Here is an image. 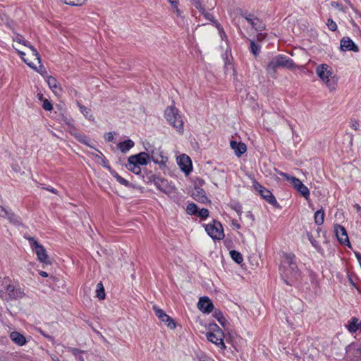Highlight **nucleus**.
I'll use <instances>...</instances> for the list:
<instances>
[{
    "label": "nucleus",
    "mask_w": 361,
    "mask_h": 361,
    "mask_svg": "<svg viewBox=\"0 0 361 361\" xmlns=\"http://www.w3.org/2000/svg\"><path fill=\"white\" fill-rule=\"evenodd\" d=\"M280 273L285 283L293 286L300 279V271L298 268L295 256L293 254H286L285 259L281 262Z\"/></svg>",
    "instance_id": "nucleus-1"
},
{
    "label": "nucleus",
    "mask_w": 361,
    "mask_h": 361,
    "mask_svg": "<svg viewBox=\"0 0 361 361\" xmlns=\"http://www.w3.org/2000/svg\"><path fill=\"white\" fill-rule=\"evenodd\" d=\"M0 296L7 302L23 298L25 293L20 287H16L11 283L8 277H5L1 281Z\"/></svg>",
    "instance_id": "nucleus-2"
},
{
    "label": "nucleus",
    "mask_w": 361,
    "mask_h": 361,
    "mask_svg": "<svg viewBox=\"0 0 361 361\" xmlns=\"http://www.w3.org/2000/svg\"><path fill=\"white\" fill-rule=\"evenodd\" d=\"M296 65L293 61L283 55H278L274 57L267 66V71L269 74H275L278 68H285L293 70Z\"/></svg>",
    "instance_id": "nucleus-3"
},
{
    "label": "nucleus",
    "mask_w": 361,
    "mask_h": 361,
    "mask_svg": "<svg viewBox=\"0 0 361 361\" xmlns=\"http://www.w3.org/2000/svg\"><path fill=\"white\" fill-rule=\"evenodd\" d=\"M316 73L325 82L330 91L336 90L337 81L333 75L331 68L329 65L323 63L318 66L316 68Z\"/></svg>",
    "instance_id": "nucleus-4"
},
{
    "label": "nucleus",
    "mask_w": 361,
    "mask_h": 361,
    "mask_svg": "<svg viewBox=\"0 0 361 361\" xmlns=\"http://www.w3.org/2000/svg\"><path fill=\"white\" fill-rule=\"evenodd\" d=\"M165 117L168 122L179 133L183 132V121L178 113V109L173 105L169 106L165 110Z\"/></svg>",
    "instance_id": "nucleus-5"
},
{
    "label": "nucleus",
    "mask_w": 361,
    "mask_h": 361,
    "mask_svg": "<svg viewBox=\"0 0 361 361\" xmlns=\"http://www.w3.org/2000/svg\"><path fill=\"white\" fill-rule=\"evenodd\" d=\"M27 239L30 241L32 250H35L38 260L44 265H51V262L43 245L39 244L33 237H28Z\"/></svg>",
    "instance_id": "nucleus-6"
},
{
    "label": "nucleus",
    "mask_w": 361,
    "mask_h": 361,
    "mask_svg": "<svg viewBox=\"0 0 361 361\" xmlns=\"http://www.w3.org/2000/svg\"><path fill=\"white\" fill-rule=\"evenodd\" d=\"M210 329L211 331L207 332L206 334L207 340L215 345L220 346L221 348L225 349L226 345L224 343V331L216 324L212 326Z\"/></svg>",
    "instance_id": "nucleus-7"
},
{
    "label": "nucleus",
    "mask_w": 361,
    "mask_h": 361,
    "mask_svg": "<svg viewBox=\"0 0 361 361\" xmlns=\"http://www.w3.org/2000/svg\"><path fill=\"white\" fill-rule=\"evenodd\" d=\"M278 173L285 178L287 180L290 181L294 188L300 192L306 200L310 197L309 189L299 180L298 178L291 176L286 173L281 171H278Z\"/></svg>",
    "instance_id": "nucleus-8"
},
{
    "label": "nucleus",
    "mask_w": 361,
    "mask_h": 361,
    "mask_svg": "<svg viewBox=\"0 0 361 361\" xmlns=\"http://www.w3.org/2000/svg\"><path fill=\"white\" fill-rule=\"evenodd\" d=\"M205 231L213 240H219L224 238L222 225L216 220H213L212 223L207 224Z\"/></svg>",
    "instance_id": "nucleus-9"
},
{
    "label": "nucleus",
    "mask_w": 361,
    "mask_h": 361,
    "mask_svg": "<svg viewBox=\"0 0 361 361\" xmlns=\"http://www.w3.org/2000/svg\"><path fill=\"white\" fill-rule=\"evenodd\" d=\"M149 161L152 160L155 164H159L161 168H165L166 166L168 157L164 156L161 152H159V149H154L149 150Z\"/></svg>",
    "instance_id": "nucleus-10"
},
{
    "label": "nucleus",
    "mask_w": 361,
    "mask_h": 361,
    "mask_svg": "<svg viewBox=\"0 0 361 361\" xmlns=\"http://www.w3.org/2000/svg\"><path fill=\"white\" fill-rule=\"evenodd\" d=\"M153 310L155 312L156 316L163 322L166 324V325L170 328L171 329H173L176 328V322L174 320L167 315L161 309L158 308L157 307H154Z\"/></svg>",
    "instance_id": "nucleus-11"
},
{
    "label": "nucleus",
    "mask_w": 361,
    "mask_h": 361,
    "mask_svg": "<svg viewBox=\"0 0 361 361\" xmlns=\"http://www.w3.org/2000/svg\"><path fill=\"white\" fill-rule=\"evenodd\" d=\"M147 152H142L137 154L132 155L128 158V162L131 164L136 163L137 164L144 166L147 165L149 161V149H146Z\"/></svg>",
    "instance_id": "nucleus-12"
},
{
    "label": "nucleus",
    "mask_w": 361,
    "mask_h": 361,
    "mask_svg": "<svg viewBox=\"0 0 361 361\" xmlns=\"http://www.w3.org/2000/svg\"><path fill=\"white\" fill-rule=\"evenodd\" d=\"M334 231L338 240L341 244L350 247V243L349 241L346 230L343 226L341 225H336L334 226Z\"/></svg>",
    "instance_id": "nucleus-13"
},
{
    "label": "nucleus",
    "mask_w": 361,
    "mask_h": 361,
    "mask_svg": "<svg viewBox=\"0 0 361 361\" xmlns=\"http://www.w3.org/2000/svg\"><path fill=\"white\" fill-rule=\"evenodd\" d=\"M340 48L343 51H353L354 52L359 51L358 47L348 37H344L341 39Z\"/></svg>",
    "instance_id": "nucleus-14"
},
{
    "label": "nucleus",
    "mask_w": 361,
    "mask_h": 361,
    "mask_svg": "<svg viewBox=\"0 0 361 361\" xmlns=\"http://www.w3.org/2000/svg\"><path fill=\"white\" fill-rule=\"evenodd\" d=\"M197 307L204 313H210L214 309V305L208 297H201L197 303Z\"/></svg>",
    "instance_id": "nucleus-15"
},
{
    "label": "nucleus",
    "mask_w": 361,
    "mask_h": 361,
    "mask_svg": "<svg viewBox=\"0 0 361 361\" xmlns=\"http://www.w3.org/2000/svg\"><path fill=\"white\" fill-rule=\"evenodd\" d=\"M47 82L49 88L56 96H61L63 93V89L57 80L53 76H47Z\"/></svg>",
    "instance_id": "nucleus-16"
},
{
    "label": "nucleus",
    "mask_w": 361,
    "mask_h": 361,
    "mask_svg": "<svg viewBox=\"0 0 361 361\" xmlns=\"http://www.w3.org/2000/svg\"><path fill=\"white\" fill-rule=\"evenodd\" d=\"M178 163L183 171L188 174L192 171V163L190 157L182 154L178 157Z\"/></svg>",
    "instance_id": "nucleus-17"
},
{
    "label": "nucleus",
    "mask_w": 361,
    "mask_h": 361,
    "mask_svg": "<svg viewBox=\"0 0 361 361\" xmlns=\"http://www.w3.org/2000/svg\"><path fill=\"white\" fill-rule=\"evenodd\" d=\"M13 41L29 47L32 51V55L35 57L36 60H37L38 63H40V55L37 51V49L33 46H32L29 42L24 40V38L21 35L16 34V36L13 38Z\"/></svg>",
    "instance_id": "nucleus-18"
},
{
    "label": "nucleus",
    "mask_w": 361,
    "mask_h": 361,
    "mask_svg": "<svg viewBox=\"0 0 361 361\" xmlns=\"http://www.w3.org/2000/svg\"><path fill=\"white\" fill-rule=\"evenodd\" d=\"M192 197L196 201H198L201 203H207L210 202V200L206 196L205 191L200 188H195L194 191L192 193Z\"/></svg>",
    "instance_id": "nucleus-19"
},
{
    "label": "nucleus",
    "mask_w": 361,
    "mask_h": 361,
    "mask_svg": "<svg viewBox=\"0 0 361 361\" xmlns=\"http://www.w3.org/2000/svg\"><path fill=\"white\" fill-rule=\"evenodd\" d=\"M0 216L7 219L11 223L14 224H18V217L11 211L6 209L0 206Z\"/></svg>",
    "instance_id": "nucleus-20"
},
{
    "label": "nucleus",
    "mask_w": 361,
    "mask_h": 361,
    "mask_svg": "<svg viewBox=\"0 0 361 361\" xmlns=\"http://www.w3.org/2000/svg\"><path fill=\"white\" fill-rule=\"evenodd\" d=\"M231 147L234 150L235 154L240 157L242 154H243L246 150L247 147L243 142H238L235 140H231L230 142Z\"/></svg>",
    "instance_id": "nucleus-21"
},
{
    "label": "nucleus",
    "mask_w": 361,
    "mask_h": 361,
    "mask_svg": "<svg viewBox=\"0 0 361 361\" xmlns=\"http://www.w3.org/2000/svg\"><path fill=\"white\" fill-rule=\"evenodd\" d=\"M259 194L263 199H264L267 202H268L271 205L278 206V202H277L275 197L273 195L271 192L270 190H269L268 189H267V188L263 189L262 192H261Z\"/></svg>",
    "instance_id": "nucleus-22"
},
{
    "label": "nucleus",
    "mask_w": 361,
    "mask_h": 361,
    "mask_svg": "<svg viewBox=\"0 0 361 361\" xmlns=\"http://www.w3.org/2000/svg\"><path fill=\"white\" fill-rule=\"evenodd\" d=\"M11 339L17 345L22 346L26 343L25 337L18 331H13L10 334Z\"/></svg>",
    "instance_id": "nucleus-23"
},
{
    "label": "nucleus",
    "mask_w": 361,
    "mask_h": 361,
    "mask_svg": "<svg viewBox=\"0 0 361 361\" xmlns=\"http://www.w3.org/2000/svg\"><path fill=\"white\" fill-rule=\"evenodd\" d=\"M154 180V185H156L158 190L164 193H167L169 192V186L167 180L162 178L161 177H159V178H157Z\"/></svg>",
    "instance_id": "nucleus-24"
},
{
    "label": "nucleus",
    "mask_w": 361,
    "mask_h": 361,
    "mask_svg": "<svg viewBox=\"0 0 361 361\" xmlns=\"http://www.w3.org/2000/svg\"><path fill=\"white\" fill-rule=\"evenodd\" d=\"M197 9L204 16V18L207 20L213 22L216 25V27L218 28L219 30H220V29H221L219 23L216 20H214L213 16L211 13L206 11L204 8L201 4H200V8H197Z\"/></svg>",
    "instance_id": "nucleus-25"
},
{
    "label": "nucleus",
    "mask_w": 361,
    "mask_h": 361,
    "mask_svg": "<svg viewBox=\"0 0 361 361\" xmlns=\"http://www.w3.org/2000/svg\"><path fill=\"white\" fill-rule=\"evenodd\" d=\"M78 106L81 111V113L84 115V116L88 119L89 121H93L94 118L92 114V111L90 108L86 107L79 102H78Z\"/></svg>",
    "instance_id": "nucleus-26"
},
{
    "label": "nucleus",
    "mask_w": 361,
    "mask_h": 361,
    "mask_svg": "<svg viewBox=\"0 0 361 361\" xmlns=\"http://www.w3.org/2000/svg\"><path fill=\"white\" fill-rule=\"evenodd\" d=\"M134 146V142L131 140H127L123 142L118 143V147L123 152H128L130 148Z\"/></svg>",
    "instance_id": "nucleus-27"
},
{
    "label": "nucleus",
    "mask_w": 361,
    "mask_h": 361,
    "mask_svg": "<svg viewBox=\"0 0 361 361\" xmlns=\"http://www.w3.org/2000/svg\"><path fill=\"white\" fill-rule=\"evenodd\" d=\"M358 319L353 317L348 325V330L350 332H355L357 330L361 331V321L358 322Z\"/></svg>",
    "instance_id": "nucleus-28"
},
{
    "label": "nucleus",
    "mask_w": 361,
    "mask_h": 361,
    "mask_svg": "<svg viewBox=\"0 0 361 361\" xmlns=\"http://www.w3.org/2000/svg\"><path fill=\"white\" fill-rule=\"evenodd\" d=\"M314 219L317 225L320 226L323 224L324 220V210L323 209L317 210L314 213Z\"/></svg>",
    "instance_id": "nucleus-29"
},
{
    "label": "nucleus",
    "mask_w": 361,
    "mask_h": 361,
    "mask_svg": "<svg viewBox=\"0 0 361 361\" xmlns=\"http://www.w3.org/2000/svg\"><path fill=\"white\" fill-rule=\"evenodd\" d=\"M213 316L217 319V321L225 327L228 324L227 319L224 317L222 312L218 310L214 312Z\"/></svg>",
    "instance_id": "nucleus-30"
},
{
    "label": "nucleus",
    "mask_w": 361,
    "mask_h": 361,
    "mask_svg": "<svg viewBox=\"0 0 361 361\" xmlns=\"http://www.w3.org/2000/svg\"><path fill=\"white\" fill-rule=\"evenodd\" d=\"M252 27L257 31H262L265 30V24L257 18H255V20L252 22Z\"/></svg>",
    "instance_id": "nucleus-31"
},
{
    "label": "nucleus",
    "mask_w": 361,
    "mask_h": 361,
    "mask_svg": "<svg viewBox=\"0 0 361 361\" xmlns=\"http://www.w3.org/2000/svg\"><path fill=\"white\" fill-rule=\"evenodd\" d=\"M230 255L232 259L238 264H241L243 261V255H241L240 252L236 250H231L230 252Z\"/></svg>",
    "instance_id": "nucleus-32"
},
{
    "label": "nucleus",
    "mask_w": 361,
    "mask_h": 361,
    "mask_svg": "<svg viewBox=\"0 0 361 361\" xmlns=\"http://www.w3.org/2000/svg\"><path fill=\"white\" fill-rule=\"evenodd\" d=\"M73 135H74V137L76 138V140L81 142V143H83L87 146H90V145L89 144L88 141H89V138L87 136H86L84 134H81V133H73Z\"/></svg>",
    "instance_id": "nucleus-33"
},
{
    "label": "nucleus",
    "mask_w": 361,
    "mask_h": 361,
    "mask_svg": "<svg viewBox=\"0 0 361 361\" xmlns=\"http://www.w3.org/2000/svg\"><path fill=\"white\" fill-rule=\"evenodd\" d=\"M97 297L99 300H104L105 298L104 288L102 282L98 283L97 285Z\"/></svg>",
    "instance_id": "nucleus-34"
},
{
    "label": "nucleus",
    "mask_w": 361,
    "mask_h": 361,
    "mask_svg": "<svg viewBox=\"0 0 361 361\" xmlns=\"http://www.w3.org/2000/svg\"><path fill=\"white\" fill-rule=\"evenodd\" d=\"M127 168L129 171H132L135 174L138 175L141 173V168L140 166V164H137L136 163L131 164L130 162H128Z\"/></svg>",
    "instance_id": "nucleus-35"
},
{
    "label": "nucleus",
    "mask_w": 361,
    "mask_h": 361,
    "mask_svg": "<svg viewBox=\"0 0 361 361\" xmlns=\"http://www.w3.org/2000/svg\"><path fill=\"white\" fill-rule=\"evenodd\" d=\"M186 212L190 215H197L198 212L197 206L195 203H189L187 206Z\"/></svg>",
    "instance_id": "nucleus-36"
},
{
    "label": "nucleus",
    "mask_w": 361,
    "mask_h": 361,
    "mask_svg": "<svg viewBox=\"0 0 361 361\" xmlns=\"http://www.w3.org/2000/svg\"><path fill=\"white\" fill-rule=\"evenodd\" d=\"M355 350L356 353L361 354V343H352L346 347V351Z\"/></svg>",
    "instance_id": "nucleus-37"
},
{
    "label": "nucleus",
    "mask_w": 361,
    "mask_h": 361,
    "mask_svg": "<svg viewBox=\"0 0 361 361\" xmlns=\"http://www.w3.org/2000/svg\"><path fill=\"white\" fill-rule=\"evenodd\" d=\"M64 3L73 6H82L86 0H63Z\"/></svg>",
    "instance_id": "nucleus-38"
},
{
    "label": "nucleus",
    "mask_w": 361,
    "mask_h": 361,
    "mask_svg": "<svg viewBox=\"0 0 361 361\" xmlns=\"http://www.w3.org/2000/svg\"><path fill=\"white\" fill-rule=\"evenodd\" d=\"M209 210L207 209L203 208L198 210L197 216L202 219H206L209 216Z\"/></svg>",
    "instance_id": "nucleus-39"
},
{
    "label": "nucleus",
    "mask_w": 361,
    "mask_h": 361,
    "mask_svg": "<svg viewBox=\"0 0 361 361\" xmlns=\"http://www.w3.org/2000/svg\"><path fill=\"white\" fill-rule=\"evenodd\" d=\"M326 25L331 31H336L337 29L336 23L331 18L327 20Z\"/></svg>",
    "instance_id": "nucleus-40"
},
{
    "label": "nucleus",
    "mask_w": 361,
    "mask_h": 361,
    "mask_svg": "<svg viewBox=\"0 0 361 361\" xmlns=\"http://www.w3.org/2000/svg\"><path fill=\"white\" fill-rule=\"evenodd\" d=\"M259 48V46H258L255 42H251L250 50L255 56H257L258 54Z\"/></svg>",
    "instance_id": "nucleus-41"
},
{
    "label": "nucleus",
    "mask_w": 361,
    "mask_h": 361,
    "mask_svg": "<svg viewBox=\"0 0 361 361\" xmlns=\"http://www.w3.org/2000/svg\"><path fill=\"white\" fill-rule=\"evenodd\" d=\"M231 207L235 210L237 214L240 216L241 215L243 211H242V206L238 202H235L231 204Z\"/></svg>",
    "instance_id": "nucleus-42"
},
{
    "label": "nucleus",
    "mask_w": 361,
    "mask_h": 361,
    "mask_svg": "<svg viewBox=\"0 0 361 361\" xmlns=\"http://www.w3.org/2000/svg\"><path fill=\"white\" fill-rule=\"evenodd\" d=\"M40 65L39 66V68H37L36 67V69H35V71H37L38 73H39L44 78H45L47 79V72L46 71V68L45 67L41 64V62L39 63Z\"/></svg>",
    "instance_id": "nucleus-43"
},
{
    "label": "nucleus",
    "mask_w": 361,
    "mask_h": 361,
    "mask_svg": "<svg viewBox=\"0 0 361 361\" xmlns=\"http://www.w3.org/2000/svg\"><path fill=\"white\" fill-rule=\"evenodd\" d=\"M18 54L20 56L21 59L27 63L28 66L32 68V69H36V66L32 62H28L27 59L24 58L25 54L23 51L18 50Z\"/></svg>",
    "instance_id": "nucleus-44"
},
{
    "label": "nucleus",
    "mask_w": 361,
    "mask_h": 361,
    "mask_svg": "<svg viewBox=\"0 0 361 361\" xmlns=\"http://www.w3.org/2000/svg\"><path fill=\"white\" fill-rule=\"evenodd\" d=\"M60 121L64 122L68 126H71V119L68 118L66 116L64 115L63 113L61 112L60 117L59 118Z\"/></svg>",
    "instance_id": "nucleus-45"
},
{
    "label": "nucleus",
    "mask_w": 361,
    "mask_h": 361,
    "mask_svg": "<svg viewBox=\"0 0 361 361\" xmlns=\"http://www.w3.org/2000/svg\"><path fill=\"white\" fill-rule=\"evenodd\" d=\"M42 107L46 111H51L52 109V108H53V106H52V104L51 103L50 101H49L48 99H45L43 101Z\"/></svg>",
    "instance_id": "nucleus-46"
},
{
    "label": "nucleus",
    "mask_w": 361,
    "mask_h": 361,
    "mask_svg": "<svg viewBox=\"0 0 361 361\" xmlns=\"http://www.w3.org/2000/svg\"><path fill=\"white\" fill-rule=\"evenodd\" d=\"M253 187L254 188L259 192L260 193L261 192H262V190L263 189H265L264 187H263L262 185H261L257 181H255L253 183Z\"/></svg>",
    "instance_id": "nucleus-47"
},
{
    "label": "nucleus",
    "mask_w": 361,
    "mask_h": 361,
    "mask_svg": "<svg viewBox=\"0 0 361 361\" xmlns=\"http://www.w3.org/2000/svg\"><path fill=\"white\" fill-rule=\"evenodd\" d=\"M68 350L71 352V353L75 357L78 356L79 354L84 352L75 348H69Z\"/></svg>",
    "instance_id": "nucleus-48"
},
{
    "label": "nucleus",
    "mask_w": 361,
    "mask_h": 361,
    "mask_svg": "<svg viewBox=\"0 0 361 361\" xmlns=\"http://www.w3.org/2000/svg\"><path fill=\"white\" fill-rule=\"evenodd\" d=\"M117 181L120 184H121V185H124L126 187H128L130 185V183H129L128 180H126L125 178H122L121 176L119 177V179L117 180Z\"/></svg>",
    "instance_id": "nucleus-49"
},
{
    "label": "nucleus",
    "mask_w": 361,
    "mask_h": 361,
    "mask_svg": "<svg viewBox=\"0 0 361 361\" xmlns=\"http://www.w3.org/2000/svg\"><path fill=\"white\" fill-rule=\"evenodd\" d=\"M108 170L109 171V172L111 173V174L117 180L119 179V177L121 176H119L118 174V173H116L114 170H113L111 167H108Z\"/></svg>",
    "instance_id": "nucleus-50"
},
{
    "label": "nucleus",
    "mask_w": 361,
    "mask_h": 361,
    "mask_svg": "<svg viewBox=\"0 0 361 361\" xmlns=\"http://www.w3.org/2000/svg\"><path fill=\"white\" fill-rule=\"evenodd\" d=\"M108 170L109 171V172L111 173V174L117 180L119 179V177L121 176H119L118 174V173H116L114 170H113L111 167H108Z\"/></svg>",
    "instance_id": "nucleus-51"
},
{
    "label": "nucleus",
    "mask_w": 361,
    "mask_h": 361,
    "mask_svg": "<svg viewBox=\"0 0 361 361\" xmlns=\"http://www.w3.org/2000/svg\"><path fill=\"white\" fill-rule=\"evenodd\" d=\"M243 16H244V15H243ZM245 18L249 23H250L251 25H252V22H253L255 20V18H254L253 15H252V14H248L247 16H245Z\"/></svg>",
    "instance_id": "nucleus-52"
},
{
    "label": "nucleus",
    "mask_w": 361,
    "mask_h": 361,
    "mask_svg": "<svg viewBox=\"0 0 361 361\" xmlns=\"http://www.w3.org/2000/svg\"><path fill=\"white\" fill-rule=\"evenodd\" d=\"M101 160H102V164L104 167H106V169H108V167H111L110 166L108 165V161H107L106 157L103 154H102Z\"/></svg>",
    "instance_id": "nucleus-53"
},
{
    "label": "nucleus",
    "mask_w": 361,
    "mask_h": 361,
    "mask_svg": "<svg viewBox=\"0 0 361 361\" xmlns=\"http://www.w3.org/2000/svg\"><path fill=\"white\" fill-rule=\"evenodd\" d=\"M359 126H360V124H359V121H354L352 124H351V127L355 130H359Z\"/></svg>",
    "instance_id": "nucleus-54"
},
{
    "label": "nucleus",
    "mask_w": 361,
    "mask_h": 361,
    "mask_svg": "<svg viewBox=\"0 0 361 361\" xmlns=\"http://www.w3.org/2000/svg\"><path fill=\"white\" fill-rule=\"evenodd\" d=\"M43 189L46 190H48V191H49V192H52L54 194H57L58 193V191L56 189H54V188L50 187V186H49V187H44Z\"/></svg>",
    "instance_id": "nucleus-55"
},
{
    "label": "nucleus",
    "mask_w": 361,
    "mask_h": 361,
    "mask_svg": "<svg viewBox=\"0 0 361 361\" xmlns=\"http://www.w3.org/2000/svg\"><path fill=\"white\" fill-rule=\"evenodd\" d=\"M106 140L109 142L113 141V140H114L113 133H111V132L108 133L106 135Z\"/></svg>",
    "instance_id": "nucleus-56"
},
{
    "label": "nucleus",
    "mask_w": 361,
    "mask_h": 361,
    "mask_svg": "<svg viewBox=\"0 0 361 361\" xmlns=\"http://www.w3.org/2000/svg\"><path fill=\"white\" fill-rule=\"evenodd\" d=\"M157 178H159V176H157L156 175L154 174H152L150 175L149 177H148V180L149 182H152L154 183H155V180L154 179H157Z\"/></svg>",
    "instance_id": "nucleus-57"
},
{
    "label": "nucleus",
    "mask_w": 361,
    "mask_h": 361,
    "mask_svg": "<svg viewBox=\"0 0 361 361\" xmlns=\"http://www.w3.org/2000/svg\"><path fill=\"white\" fill-rule=\"evenodd\" d=\"M193 5L195 6L196 8H200V0H191Z\"/></svg>",
    "instance_id": "nucleus-58"
},
{
    "label": "nucleus",
    "mask_w": 361,
    "mask_h": 361,
    "mask_svg": "<svg viewBox=\"0 0 361 361\" xmlns=\"http://www.w3.org/2000/svg\"><path fill=\"white\" fill-rule=\"evenodd\" d=\"M171 4L172 8H176V4H178V0H168Z\"/></svg>",
    "instance_id": "nucleus-59"
},
{
    "label": "nucleus",
    "mask_w": 361,
    "mask_h": 361,
    "mask_svg": "<svg viewBox=\"0 0 361 361\" xmlns=\"http://www.w3.org/2000/svg\"><path fill=\"white\" fill-rule=\"evenodd\" d=\"M178 4H176V8H173L174 9L175 12L176 13V15H177L178 16H179V17H180V16H181V13H182V12H181V11L178 8Z\"/></svg>",
    "instance_id": "nucleus-60"
},
{
    "label": "nucleus",
    "mask_w": 361,
    "mask_h": 361,
    "mask_svg": "<svg viewBox=\"0 0 361 361\" xmlns=\"http://www.w3.org/2000/svg\"><path fill=\"white\" fill-rule=\"evenodd\" d=\"M39 274L40 276H42V277H47V276H49V275H48V274H47V272L44 271H40L39 272Z\"/></svg>",
    "instance_id": "nucleus-61"
},
{
    "label": "nucleus",
    "mask_w": 361,
    "mask_h": 361,
    "mask_svg": "<svg viewBox=\"0 0 361 361\" xmlns=\"http://www.w3.org/2000/svg\"><path fill=\"white\" fill-rule=\"evenodd\" d=\"M96 151H97L99 154H94L93 153L92 154L93 156H94L96 158L101 159L102 154H103L100 151H99L98 149H96Z\"/></svg>",
    "instance_id": "nucleus-62"
},
{
    "label": "nucleus",
    "mask_w": 361,
    "mask_h": 361,
    "mask_svg": "<svg viewBox=\"0 0 361 361\" xmlns=\"http://www.w3.org/2000/svg\"><path fill=\"white\" fill-rule=\"evenodd\" d=\"M200 361H214V360L209 359V358H207V357H203V358H201L200 360Z\"/></svg>",
    "instance_id": "nucleus-63"
},
{
    "label": "nucleus",
    "mask_w": 361,
    "mask_h": 361,
    "mask_svg": "<svg viewBox=\"0 0 361 361\" xmlns=\"http://www.w3.org/2000/svg\"><path fill=\"white\" fill-rule=\"evenodd\" d=\"M78 361H85L83 357L78 355L77 356Z\"/></svg>",
    "instance_id": "nucleus-64"
}]
</instances>
